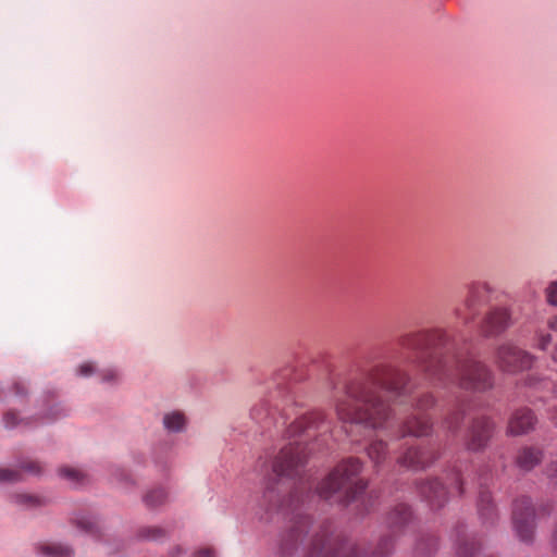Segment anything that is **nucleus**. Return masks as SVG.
I'll return each instance as SVG.
<instances>
[{"instance_id":"1","label":"nucleus","mask_w":557,"mask_h":557,"mask_svg":"<svg viewBox=\"0 0 557 557\" xmlns=\"http://www.w3.org/2000/svg\"><path fill=\"white\" fill-rule=\"evenodd\" d=\"M408 382L404 371L389 364H376L350 381L335 376L331 380L335 413L344 423L383 429L392 410L380 392L401 397L407 393Z\"/></svg>"},{"instance_id":"2","label":"nucleus","mask_w":557,"mask_h":557,"mask_svg":"<svg viewBox=\"0 0 557 557\" xmlns=\"http://www.w3.org/2000/svg\"><path fill=\"white\" fill-rule=\"evenodd\" d=\"M447 341L445 331L429 330L407 333L398 343L411 354V361L434 386L476 392L492 388L494 375L490 368L474 359H461L446 348Z\"/></svg>"},{"instance_id":"3","label":"nucleus","mask_w":557,"mask_h":557,"mask_svg":"<svg viewBox=\"0 0 557 557\" xmlns=\"http://www.w3.org/2000/svg\"><path fill=\"white\" fill-rule=\"evenodd\" d=\"M331 429L324 412L313 410L295 419L286 430L288 443L280 450L272 469L277 476H295L300 473L308 453L306 443L318 438Z\"/></svg>"},{"instance_id":"4","label":"nucleus","mask_w":557,"mask_h":557,"mask_svg":"<svg viewBox=\"0 0 557 557\" xmlns=\"http://www.w3.org/2000/svg\"><path fill=\"white\" fill-rule=\"evenodd\" d=\"M362 463L358 458H347L319 484L321 498L347 505L366 491L367 483L358 479Z\"/></svg>"},{"instance_id":"5","label":"nucleus","mask_w":557,"mask_h":557,"mask_svg":"<svg viewBox=\"0 0 557 557\" xmlns=\"http://www.w3.org/2000/svg\"><path fill=\"white\" fill-rule=\"evenodd\" d=\"M436 404L434 394L428 392L420 395L414 401V410L417 413L409 417L399 428V437L405 436H428L433 429L431 418L425 413Z\"/></svg>"},{"instance_id":"6","label":"nucleus","mask_w":557,"mask_h":557,"mask_svg":"<svg viewBox=\"0 0 557 557\" xmlns=\"http://www.w3.org/2000/svg\"><path fill=\"white\" fill-rule=\"evenodd\" d=\"M494 362L500 371L515 374L529 370L533 364V357L508 342L496 348Z\"/></svg>"},{"instance_id":"7","label":"nucleus","mask_w":557,"mask_h":557,"mask_svg":"<svg viewBox=\"0 0 557 557\" xmlns=\"http://www.w3.org/2000/svg\"><path fill=\"white\" fill-rule=\"evenodd\" d=\"M512 523L521 541H532L534 533V509L530 498L521 497L513 503Z\"/></svg>"},{"instance_id":"8","label":"nucleus","mask_w":557,"mask_h":557,"mask_svg":"<svg viewBox=\"0 0 557 557\" xmlns=\"http://www.w3.org/2000/svg\"><path fill=\"white\" fill-rule=\"evenodd\" d=\"M490 287L485 282H473L468 287V294L462 308H457L455 311L456 317L465 324L474 320L478 314L479 308L485 300Z\"/></svg>"},{"instance_id":"9","label":"nucleus","mask_w":557,"mask_h":557,"mask_svg":"<svg viewBox=\"0 0 557 557\" xmlns=\"http://www.w3.org/2000/svg\"><path fill=\"white\" fill-rule=\"evenodd\" d=\"M494 423L487 417L476 418L472 421L466 440V446L469 450L476 451L483 449L493 433Z\"/></svg>"},{"instance_id":"10","label":"nucleus","mask_w":557,"mask_h":557,"mask_svg":"<svg viewBox=\"0 0 557 557\" xmlns=\"http://www.w3.org/2000/svg\"><path fill=\"white\" fill-rule=\"evenodd\" d=\"M307 525L308 519L302 518L297 521L289 531L282 535L278 544V554L281 557H292L294 555L302 535L307 532Z\"/></svg>"},{"instance_id":"11","label":"nucleus","mask_w":557,"mask_h":557,"mask_svg":"<svg viewBox=\"0 0 557 557\" xmlns=\"http://www.w3.org/2000/svg\"><path fill=\"white\" fill-rule=\"evenodd\" d=\"M510 322V314L506 308H495L490 311L482 325L481 332L485 337L496 336L505 331Z\"/></svg>"},{"instance_id":"12","label":"nucleus","mask_w":557,"mask_h":557,"mask_svg":"<svg viewBox=\"0 0 557 557\" xmlns=\"http://www.w3.org/2000/svg\"><path fill=\"white\" fill-rule=\"evenodd\" d=\"M435 460L431 450H422L419 447H408L397 459L400 467L408 469H424Z\"/></svg>"},{"instance_id":"13","label":"nucleus","mask_w":557,"mask_h":557,"mask_svg":"<svg viewBox=\"0 0 557 557\" xmlns=\"http://www.w3.org/2000/svg\"><path fill=\"white\" fill-rule=\"evenodd\" d=\"M535 423L536 418L531 409H517L509 418L507 433L513 436L527 434L534 429Z\"/></svg>"},{"instance_id":"14","label":"nucleus","mask_w":557,"mask_h":557,"mask_svg":"<svg viewBox=\"0 0 557 557\" xmlns=\"http://www.w3.org/2000/svg\"><path fill=\"white\" fill-rule=\"evenodd\" d=\"M419 493L432 508H441L447 500L446 488L437 480L422 483Z\"/></svg>"},{"instance_id":"15","label":"nucleus","mask_w":557,"mask_h":557,"mask_svg":"<svg viewBox=\"0 0 557 557\" xmlns=\"http://www.w3.org/2000/svg\"><path fill=\"white\" fill-rule=\"evenodd\" d=\"M543 453L539 448L524 447L522 448L516 458L518 467L524 471H530L542 460Z\"/></svg>"},{"instance_id":"16","label":"nucleus","mask_w":557,"mask_h":557,"mask_svg":"<svg viewBox=\"0 0 557 557\" xmlns=\"http://www.w3.org/2000/svg\"><path fill=\"white\" fill-rule=\"evenodd\" d=\"M367 454L377 469L386 460L388 454L386 442L382 440L372 441L367 448Z\"/></svg>"},{"instance_id":"17","label":"nucleus","mask_w":557,"mask_h":557,"mask_svg":"<svg viewBox=\"0 0 557 557\" xmlns=\"http://www.w3.org/2000/svg\"><path fill=\"white\" fill-rule=\"evenodd\" d=\"M411 517L409 507L405 504L397 505L388 515L387 521L392 529L405 525Z\"/></svg>"},{"instance_id":"18","label":"nucleus","mask_w":557,"mask_h":557,"mask_svg":"<svg viewBox=\"0 0 557 557\" xmlns=\"http://www.w3.org/2000/svg\"><path fill=\"white\" fill-rule=\"evenodd\" d=\"M479 513L485 520L493 521L495 517L492 496L488 491H481L478 503Z\"/></svg>"},{"instance_id":"19","label":"nucleus","mask_w":557,"mask_h":557,"mask_svg":"<svg viewBox=\"0 0 557 557\" xmlns=\"http://www.w3.org/2000/svg\"><path fill=\"white\" fill-rule=\"evenodd\" d=\"M12 499L16 505L23 508H37L46 504V499L44 497L32 494H15Z\"/></svg>"},{"instance_id":"20","label":"nucleus","mask_w":557,"mask_h":557,"mask_svg":"<svg viewBox=\"0 0 557 557\" xmlns=\"http://www.w3.org/2000/svg\"><path fill=\"white\" fill-rule=\"evenodd\" d=\"M463 417H465V411L458 407V408L451 410L450 412H448L444 417V419L442 421V425L447 431L455 433L459 429V425H460L461 421L463 420Z\"/></svg>"},{"instance_id":"21","label":"nucleus","mask_w":557,"mask_h":557,"mask_svg":"<svg viewBox=\"0 0 557 557\" xmlns=\"http://www.w3.org/2000/svg\"><path fill=\"white\" fill-rule=\"evenodd\" d=\"M185 423L186 420L184 414L177 411L168 413L163 418V424L165 429L171 432L182 431L185 428Z\"/></svg>"},{"instance_id":"22","label":"nucleus","mask_w":557,"mask_h":557,"mask_svg":"<svg viewBox=\"0 0 557 557\" xmlns=\"http://www.w3.org/2000/svg\"><path fill=\"white\" fill-rule=\"evenodd\" d=\"M41 553L49 557H72L73 552L62 544H46L40 547Z\"/></svg>"},{"instance_id":"23","label":"nucleus","mask_w":557,"mask_h":557,"mask_svg":"<svg viewBox=\"0 0 557 557\" xmlns=\"http://www.w3.org/2000/svg\"><path fill=\"white\" fill-rule=\"evenodd\" d=\"M168 494L163 488H154L148 492L144 502L149 507H158L166 500Z\"/></svg>"},{"instance_id":"24","label":"nucleus","mask_w":557,"mask_h":557,"mask_svg":"<svg viewBox=\"0 0 557 557\" xmlns=\"http://www.w3.org/2000/svg\"><path fill=\"white\" fill-rule=\"evenodd\" d=\"M476 550V542L473 539H465L461 540L458 544L456 557H473Z\"/></svg>"},{"instance_id":"25","label":"nucleus","mask_w":557,"mask_h":557,"mask_svg":"<svg viewBox=\"0 0 557 557\" xmlns=\"http://www.w3.org/2000/svg\"><path fill=\"white\" fill-rule=\"evenodd\" d=\"M59 473L62 478L72 483H81L85 476L81 470L71 467L60 468Z\"/></svg>"},{"instance_id":"26","label":"nucleus","mask_w":557,"mask_h":557,"mask_svg":"<svg viewBox=\"0 0 557 557\" xmlns=\"http://www.w3.org/2000/svg\"><path fill=\"white\" fill-rule=\"evenodd\" d=\"M21 471L16 469L0 468V482H16L21 480Z\"/></svg>"},{"instance_id":"27","label":"nucleus","mask_w":557,"mask_h":557,"mask_svg":"<svg viewBox=\"0 0 557 557\" xmlns=\"http://www.w3.org/2000/svg\"><path fill=\"white\" fill-rule=\"evenodd\" d=\"M77 525L88 532V533H96L98 531V527L96 524V522L94 520H91L90 518H82V519H78L76 521Z\"/></svg>"},{"instance_id":"28","label":"nucleus","mask_w":557,"mask_h":557,"mask_svg":"<svg viewBox=\"0 0 557 557\" xmlns=\"http://www.w3.org/2000/svg\"><path fill=\"white\" fill-rule=\"evenodd\" d=\"M164 532L162 529L157 527H149L141 531V536L151 540H158L163 536Z\"/></svg>"},{"instance_id":"29","label":"nucleus","mask_w":557,"mask_h":557,"mask_svg":"<svg viewBox=\"0 0 557 557\" xmlns=\"http://www.w3.org/2000/svg\"><path fill=\"white\" fill-rule=\"evenodd\" d=\"M546 297L550 305L557 306V282L550 283V285L547 287Z\"/></svg>"},{"instance_id":"30","label":"nucleus","mask_w":557,"mask_h":557,"mask_svg":"<svg viewBox=\"0 0 557 557\" xmlns=\"http://www.w3.org/2000/svg\"><path fill=\"white\" fill-rule=\"evenodd\" d=\"M451 478H449L450 480V484L454 485V490L456 491V493L458 495H461L463 493V490H462V482H461V479H460V475L458 472H451L450 474Z\"/></svg>"},{"instance_id":"31","label":"nucleus","mask_w":557,"mask_h":557,"mask_svg":"<svg viewBox=\"0 0 557 557\" xmlns=\"http://www.w3.org/2000/svg\"><path fill=\"white\" fill-rule=\"evenodd\" d=\"M552 343L550 334H540L537 338V347L542 350L547 349L549 344Z\"/></svg>"},{"instance_id":"32","label":"nucleus","mask_w":557,"mask_h":557,"mask_svg":"<svg viewBox=\"0 0 557 557\" xmlns=\"http://www.w3.org/2000/svg\"><path fill=\"white\" fill-rule=\"evenodd\" d=\"M546 474L548 478L557 480V457L547 465Z\"/></svg>"},{"instance_id":"33","label":"nucleus","mask_w":557,"mask_h":557,"mask_svg":"<svg viewBox=\"0 0 557 557\" xmlns=\"http://www.w3.org/2000/svg\"><path fill=\"white\" fill-rule=\"evenodd\" d=\"M22 469L27 471V472H29V473H33V474L40 473V466L36 461H28V462L24 463L22 466Z\"/></svg>"},{"instance_id":"34","label":"nucleus","mask_w":557,"mask_h":557,"mask_svg":"<svg viewBox=\"0 0 557 557\" xmlns=\"http://www.w3.org/2000/svg\"><path fill=\"white\" fill-rule=\"evenodd\" d=\"M4 422L8 428H13L17 425V417L14 412H7L4 416Z\"/></svg>"},{"instance_id":"35","label":"nucleus","mask_w":557,"mask_h":557,"mask_svg":"<svg viewBox=\"0 0 557 557\" xmlns=\"http://www.w3.org/2000/svg\"><path fill=\"white\" fill-rule=\"evenodd\" d=\"M92 371H94V367L89 362L83 363L78 368V374L82 376H88L92 373Z\"/></svg>"},{"instance_id":"36","label":"nucleus","mask_w":557,"mask_h":557,"mask_svg":"<svg viewBox=\"0 0 557 557\" xmlns=\"http://www.w3.org/2000/svg\"><path fill=\"white\" fill-rule=\"evenodd\" d=\"M194 557H214V553L211 548H202Z\"/></svg>"},{"instance_id":"37","label":"nucleus","mask_w":557,"mask_h":557,"mask_svg":"<svg viewBox=\"0 0 557 557\" xmlns=\"http://www.w3.org/2000/svg\"><path fill=\"white\" fill-rule=\"evenodd\" d=\"M548 327L557 332V317L550 318L548 320Z\"/></svg>"},{"instance_id":"38","label":"nucleus","mask_w":557,"mask_h":557,"mask_svg":"<svg viewBox=\"0 0 557 557\" xmlns=\"http://www.w3.org/2000/svg\"><path fill=\"white\" fill-rule=\"evenodd\" d=\"M116 377V372L114 370H108L104 374V380H114Z\"/></svg>"},{"instance_id":"39","label":"nucleus","mask_w":557,"mask_h":557,"mask_svg":"<svg viewBox=\"0 0 557 557\" xmlns=\"http://www.w3.org/2000/svg\"><path fill=\"white\" fill-rule=\"evenodd\" d=\"M14 387L16 389V394H23L24 393V387L20 383H16Z\"/></svg>"},{"instance_id":"40","label":"nucleus","mask_w":557,"mask_h":557,"mask_svg":"<svg viewBox=\"0 0 557 557\" xmlns=\"http://www.w3.org/2000/svg\"><path fill=\"white\" fill-rule=\"evenodd\" d=\"M552 358H553V360H554V361H556V362H557V345H556V346H555V348H554V351H553V354H552Z\"/></svg>"},{"instance_id":"41","label":"nucleus","mask_w":557,"mask_h":557,"mask_svg":"<svg viewBox=\"0 0 557 557\" xmlns=\"http://www.w3.org/2000/svg\"><path fill=\"white\" fill-rule=\"evenodd\" d=\"M553 541H554L555 545H557V529L554 531Z\"/></svg>"},{"instance_id":"42","label":"nucleus","mask_w":557,"mask_h":557,"mask_svg":"<svg viewBox=\"0 0 557 557\" xmlns=\"http://www.w3.org/2000/svg\"><path fill=\"white\" fill-rule=\"evenodd\" d=\"M271 495H272V491H268V492L264 494V497H265V498H269V497H271Z\"/></svg>"}]
</instances>
